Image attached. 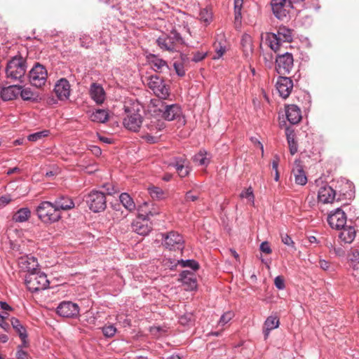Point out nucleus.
Returning <instances> with one entry per match:
<instances>
[{"instance_id": "obj_1", "label": "nucleus", "mask_w": 359, "mask_h": 359, "mask_svg": "<svg viewBox=\"0 0 359 359\" xmlns=\"http://www.w3.org/2000/svg\"><path fill=\"white\" fill-rule=\"evenodd\" d=\"M27 71L26 60L18 55L11 58L7 63L6 68V78L11 81H18L24 82Z\"/></svg>"}, {"instance_id": "obj_2", "label": "nucleus", "mask_w": 359, "mask_h": 359, "mask_svg": "<svg viewBox=\"0 0 359 359\" xmlns=\"http://www.w3.org/2000/svg\"><path fill=\"white\" fill-rule=\"evenodd\" d=\"M148 206V203L145 202L139 207L140 212L138 216L133 220L131 224L133 231L142 236L148 234L151 229V223L149 220V216L152 215L151 211L146 212L144 208Z\"/></svg>"}, {"instance_id": "obj_3", "label": "nucleus", "mask_w": 359, "mask_h": 359, "mask_svg": "<svg viewBox=\"0 0 359 359\" xmlns=\"http://www.w3.org/2000/svg\"><path fill=\"white\" fill-rule=\"evenodd\" d=\"M39 218L44 223H54L60 218V213L57 211L53 203L43 201L36 209Z\"/></svg>"}, {"instance_id": "obj_4", "label": "nucleus", "mask_w": 359, "mask_h": 359, "mask_svg": "<svg viewBox=\"0 0 359 359\" xmlns=\"http://www.w3.org/2000/svg\"><path fill=\"white\" fill-rule=\"evenodd\" d=\"M182 41V39L179 34L172 32L169 36L163 34L159 36L156 40V43L161 50L175 53L180 51Z\"/></svg>"}, {"instance_id": "obj_5", "label": "nucleus", "mask_w": 359, "mask_h": 359, "mask_svg": "<svg viewBox=\"0 0 359 359\" xmlns=\"http://www.w3.org/2000/svg\"><path fill=\"white\" fill-rule=\"evenodd\" d=\"M25 284L29 290L36 292L47 288L49 285V281L45 273L37 271L34 273H29L26 275Z\"/></svg>"}, {"instance_id": "obj_6", "label": "nucleus", "mask_w": 359, "mask_h": 359, "mask_svg": "<svg viewBox=\"0 0 359 359\" xmlns=\"http://www.w3.org/2000/svg\"><path fill=\"white\" fill-rule=\"evenodd\" d=\"M148 87L160 99L165 100L170 95V88L165 81L157 75L147 78Z\"/></svg>"}, {"instance_id": "obj_7", "label": "nucleus", "mask_w": 359, "mask_h": 359, "mask_svg": "<svg viewBox=\"0 0 359 359\" xmlns=\"http://www.w3.org/2000/svg\"><path fill=\"white\" fill-rule=\"evenodd\" d=\"M153 102L155 107H158V110L165 120L172 121L180 117L182 114L181 108L177 104H166L161 100H154Z\"/></svg>"}, {"instance_id": "obj_8", "label": "nucleus", "mask_w": 359, "mask_h": 359, "mask_svg": "<svg viewBox=\"0 0 359 359\" xmlns=\"http://www.w3.org/2000/svg\"><path fill=\"white\" fill-rule=\"evenodd\" d=\"M294 67V59L291 53L278 55L276 58V71L280 75L290 74Z\"/></svg>"}, {"instance_id": "obj_9", "label": "nucleus", "mask_w": 359, "mask_h": 359, "mask_svg": "<svg viewBox=\"0 0 359 359\" xmlns=\"http://www.w3.org/2000/svg\"><path fill=\"white\" fill-rule=\"evenodd\" d=\"M48 72L45 67L36 63L29 73V79L31 84L36 88H41L46 82Z\"/></svg>"}, {"instance_id": "obj_10", "label": "nucleus", "mask_w": 359, "mask_h": 359, "mask_svg": "<svg viewBox=\"0 0 359 359\" xmlns=\"http://www.w3.org/2000/svg\"><path fill=\"white\" fill-rule=\"evenodd\" d=\"M86 203L94 212L103 211L107 206L104 194L97 191H93L88 194Z\"/></svg>"}, {"instance_id": "obj_11", "label": "nucleus", "mask_w": 359, "mask_h": 359, "mask_svg": "<svg viewBox=\"0 0 359 359\" xmlns=\"http://www.w3.org/2000/svg\"><path fill=\"white\" fill-rule=\"evenodd\" d=\"M271 5L273 14L280 20H283L287 17L289 9L292 7L289 0H272Z\"/></svg>"}, {"instance_id": "obj_12", "label": "nucleus", "mask_w": 359, "mask_h": 359, "mask_svg": "<svg viewBox=\"0 0 359 359\" xmlns=\"http://www.w3.org/2000/svg\"><path fill=\"white\" fill-rule=\"evenodd\" d=\"M127 111L128 114L123 119V125L127 129L136 132L140 128L142 123V118L141 114H139V109H134L133 111L128 110Z\"/></svg>"}, {"instance_id": "obj_13", "label": "nucleus", "mask_w": 359, "mask_h": 359, "mask_svg": "<svg viewBox=\"0 0 359 359\" xmlns=\"http://www.w3.org/2000/svg\"><path fill=\"white\" fill-rule=\"evenodd\" d=\"M164 245L170 250H182L184 248V241L182 236L177 232L170 231L165 236Z\"/></svg>"}, {"instance_id": "obj_14", "label": "nucleus", "mask_w": 359, "mask_h": 359, "mask_svg": "<svg viewBox=\"0 0 359 359\" xmlns=\"http://www.w3.org/2000/svg\"><path fill=\"white\" fill-rule=\"evenodd\" d=\"M327 222L331 228L339 230L346 226V215L341 209L337 208L328 215Z\"/></svg>"}, {"instance_id": "obj_15", "label": "nucleus", "mask_w": 359, "mask_h": 359, "mask_svg": "<svg viewBox=\"0 0 359 359\" xmlns=\"http://www.w3.org/2000/svg\"><path fill=\"white\" fill-rule=\"evenodd\" d=\"M79 306L72 302H62L57 308V313L64 318H74L79 315Z\"/></svg>"}, {"instance_id": "obj_16", "label": "nucleus", "mask_w": 359, "mask_h": 359, "mask_svg": "<svg viewBox=\"0 0 359 359\" xmlns=\"http://www.w3.org/2000/svg\"><path fill=\"white\" fill-rule=\"evenodd\" d=\"M276 87L280 96L285 99L289 97L293 88L292 80L289 77L280 76L276 81Z\"/></svg>"}, {"instance_id": "obj_17", "label": "nucleus", "mask_w": 359, "mask_h": 359, "mask_svg": "<svg viewBox=\"0 0 359 359\" xmlns=\"http://www.w3.org/2000/svg\"><path fill=\"white\" fill-rule=\"evenodd\" d=\"M70 91V84L66 79H60L55 85L54 93L60 100H67Z\"/></svg>"}, {"instance_id": "obj_18", "label": "nucleus", "mask_w": 359, "mask_h": 359, "mask_svg": "<svg viewBox=\"0 0 359 359\" xmlns=\"http://www.w3.org/2000/svg\"><path fill=\"white\" fill-rule=\"evenodd\" d=\"M177 170L180 177H185L191 171L189 163L184 157H177L171 163Z\"/></svg>"}, {"instance_id": "obj_19", "label": "nucleus", "mask_w": 359, "mask_h": 359, "mask_svg": "<svg viewBox=\"0 0 359 359\" xmlns=\"http://www.w3.org/2000/svg\"><path fill=\"white\" fill-rule=\"evenodd\" d=\"M90 97L98 104H101L105 100V92L100 84L93 83L89 90Z\"/></svg>"}, {"instance_id": "obj_20", "label": "nucleus", "mask_w": 359, "mask_h": 359, "mask_svg": "<svg viewBox=\"0 0 359 359\" xmlns=\"http://www.w3.org/2000/svg\"><path fill=\"white\" fill-rule=\"evenodd\" d=\"M53 203L58 212H60V210L66 211L74 208V201L67 196H60L57 197Z\"/></svg>"}, {"instance_id": "obj_21", "label": "nucleus", "mask_w": 359, "mask_h": 359, "mask_svg": "<svg viewBox=\"0 0 359 359\" xmlns=\"http://www.w3.org/2000/svg\"><path fill=\"white\" fill-rule=\"evenodd\" d=\"M147 60L151 67L155 72H161L164 69H168L167 62L154 54H149L147 55Z\"/></svg>"}, {"instance_id": "obj_22", "label": "nucleus", "mask_w": 359, "mask_h": 359, "mask_svg": "<svg viewBox=\"0 0 359 359\" xmlns=\"http://www.w3.org/2000/svg\"><path fill=\"white\" fill-rule=\"evenodd\" d=\"M21 268L29 273H34L39 271V264L37 259L34 257H22L19 261Z\"/></svg>"}, {"instance_id": "obj_23", "label": "nucleus", "mask_w": 359, "mask_h": 359, "mask_svg": "<svg viewBox=\"0 0 359 359\" xmlns=\"http://www.w3.org/2000/svg\"><path fill=\"white\" fill-rule=\"evenodd\" d=\"M318 200L323 203H332L335 198V191L329 186H324L318 191Z\"/></svg>"}, {"instance_id": "obj_24", "label": "nucleus", "mask_w": 359, "mask_h": 359, "mask_svg": "<svg viewBox=\"0 0 359 359\" xmlns=\"http://www.w3.org/2000/svg\"><path fill=\"white\" fill-rule=\"evenodd\" d=\"M285 114L288 121L292 124H297L302 119L301 110L297 105H288L286 107Z\"/></svg>"}, {"instance_id": "obj_25", "label": "nucleus", "mask_w": 359, "mask_h": 359, "mask_svg": "<svg viewBox=\"0 0 359 359\" xmlns=\"http://www.w3.org/2000/svg\"><path fill=\"white\" fill-rule=\"evenodd\" d=\"M20 92V86L11 85L2 88L1 97L5 101L12 100L18 97Z\"/></svg>"}, {"instance_id": "obj_26", "label": "nucleus", "mask_w": 359, "mask_h": 359, "mask_svg": "<svg viewBox=\"0 0 359 359\" xmlns=\"http://www.w3.org/2000/svg\"><path fill=\"white\" fill-rule=\"evenodd\" d=\"M241 45L245 59H249L253 53V45L252 37L247 34L242 36Z\"/></svg>"}, {"instance_id": "obj_27", "label": "nucleus", "mask_w": 359, "mask_h": 359, "mask_svg": "<svg viewBox=\"0 0 359 359\" xmlns=\"http://www.w3.org/2000/svg\"><path fill=\"white\" fill-rule=\"evenodd\" d=\"M340 230L339 237L342 241L345 243H351L354 241L356 231L353 226L346 225Z\"/></svg>"}, {"instance_id": "obj_28", "label": "nucleus", "mask_w": 359, "mask_h": 359, "mask_svg": "<svg viewBox=\"0 0 359 359\" xmlns=\"http://www.w3.org/2000/svg\"><path fill=\"white\" fill-rule=\"evenodd\" d=\"M348 257L350 266L352 269V274L359 279V250L351 249Z\"/></svg>"}, {"instance_id": "obj_29", "label": "nucleus", "mask_w": 359, "mask_h": 359, "mask_svg": "<svg viewBox=\"0 0 359 359\" xmlns=\"http://www.w3.org/2000/svg\"><path fill=\"white\" fill-rule=\"evenodd\" d=\"M279 323V318L276 316H270L266 318L264 322L263 331L265 339L269 337L271 330L278 327Z\"/></svg>"}, {"instance_id": "obj_30", "label": "nucleus", "mask_w": 359, "mask_h": 359, "mask_svg": "<svg viewBox=\"0 0 359 359\" xmlns=\"http://www.w3.org/2000/svg\"><path fill=\"white\" fill-rule=\"evenodd\" d=\"M182 281L187 286L186 290H193L196 288V280L193 277V273L188 271H184L181 273Z\"/></svg>"}, {"instance_id": "obj_31", "label": "nucleus", "mask_w": 359, "mask_h": 359, "mask_svg": "<svg viewBox=\"0 0 359 359\" xmlns=\"http://www.w3.org/2000/svg\"><path fill=\"white\" fill-rule=\"evenodd\" d=\"M148 133L151 134H161V132L165 129V123L161 120L151 121L149 123L146 125Z\"/></svg>"}, {"instance_id": "obj_32", "label": "nucleus", "mask_w": 359, "mask_h": 359, "mask_svg": "<svg viewBox=\"0 0 359 359\" xmlns=\"http://www.w3.org/2000/svg\"><path fill=\"white\" fill-rule=\"evenodd\" d=\"M11 325L15 331L18 333L19 337L22 341L23 346L26 347L27 344L26 341L27 334L26 333L25 328L20 324V321L15 318L11 319Z\"/></svg>"}, {"instance_id": "obj_33", "label": "nucleus", "mask_w": 359, "mask_h": 359, "mask_svg": "<svg viewBox=\"0 0 359 359\" xmlns=\"http://www.w3.org/2000/svg\"><path fill=\"white\" fill-rule=\"evenodd\" d=\"M266 40L271 49L274 52L279 50L283 44V42L279 40L276 34L274 33H267Z\"/></svg>"}, {"instance_id": "obj_34", "label": "nucleus", "mask_w": 359, "mask_h": 359, "mask_svg": "<svg viewBox=\"0 0 359 359\" xmlns=\"http://www.w3.org/2000/svg\"><path fill=\"white\" fill-rule=\"evenodd\" d=\"M119 199L123 207L130 212H133L135 210V203L130 196L127 193H122Z\"/></svg>"}, {"instance_id": "obj_35", "label": "nucleus", "mask_w": 359, "mask_h": 359, "mask_svg": "<svg viewBox=\"0 0 359 359\" xmlns=\"http://www.w3.org/2000/svg\"><path fill=\"white\" fill-rule=\"evenodd\" d=\"M276 36L283 43H289L292 41V31L286 27H280Z\"/></svg>"}, {"instance_id": "obj_36", "label": "nucleus", "mask_w": 359, "mask_h": 359, "mask_svg": "<svg viewBox=\"0 0 359 359\" xmlns=\"http://www.w3.org/2000/svg\"><path fill=\"white\" fill-rule=\"evenodd\" d=\"M31 215V212L28 208H21L13 215V220L17 222H24L27 221Z\"/></svg>"}, {"instance_id": "obj_37", "label": "nucleus", "mask_w": 359, "mask_h": 359, "mask_svg": "<svg viewBox=\"0 0 359 359\" xmlns=\"http://www.w3.org/2000/svg\"><path fill=\"white\" fill-rule=\"evenodd\" d=\"M193 161L198 165H208L210 163V158L207 157V152L201 150L193 157Z\"/></svg>"}, {"instance_id": "obj_38", "label": "nucleus", "mask_w": 359, "mask_h": 359, "mask_svg": "<svg viewBox=\"0 0 359 359\" xmlns=\"http://www.w3.org/2000/svg\"><path fill=\"white\" fill-rule=\"evenodd\" d=\"M295 182L299 185H304L307 182V178L304 170L300 166H297L293 170Z\"/></svg>"}, {"instance_id": "obj_39", "label": "nucleus", "mask_w": 359, "mask_h": 359, "mask_svg": "<svg viewBox=\"0 0 359 359\" xmlns=\"http://www.w3.org/2000/svg\"><path fill=\"white\" fill-rule=\"evenodd\" d=\"M90 118L95 122L104 123L108 119V113L104 109H97L91 114Z\"/></svg>"}, {"instance_id": "obj_40", "label": "nucleus", "mask_w": 359, "mask_h": 359, "mask_svg": "<svg viewBox=\"0 0 359 359\" xmlns=\"http://www.w3.org/2000/svg\"><path fill=\"white\" fill-rule=\"evenodd\" d=\"M199 19L201 22H203L205 25L210 23L212 20V13L208 8H203L200 11Z\"/></svg>"}, {"instance_id": "obj_41", "label": "nucleus", "mask_w": 359, "mask_h": 359, "mask_svg": "<svg viewBox=\"0 0 359 359\" xmlns=\"http://www.w3.org/2000/svg\"><path fill=\"white\" fill-rule=\"evenodd\" d=\"M19 95H20V97L24 100H34L36 97V94L31 90V88H23L22 86H20V92Z\"/></svg>"}, {"instance_id": "obj_42", "label": "nucleus", "mask_w": 359, "mask_h": 359, "mask_svg": "<svg viewBox=\"0 0 359 359\" xmlns=\"http://www.w3.org/2000/svg\"><path fill=\"white\" fill-rule=\"evenodd\" d=\"M215 55L213 56L214 60L220 58L226 52V46L222 41L215 42L214 44Z\"/></svg>"}, {"instance_id": "obj_43", "label": "nucleus", "mask_w": 359, "mask_h": 359, "mask_svg": "<svg viewBox=\"0 0 359 359\" xmlns=\"http://www.w3.org/2000/svg\"><path fill=\"white\" fill-rule=\"evenodd\" d=\"M161 137V134H151L146 131L142 138L148 143L154 144L159 140Z\"/></svg>"}, {"instance_id": "obj_44", "label": "nucleus", "mask_w": 359, "mask_h": 359, "mask_svg": "<svg viewBox=\"0 0 359 359\" xmlns=\"http://www.w3.org/2000/svg\"><path fill=\"white\" fill-rule=\"evenodd\" d=\"M178 263L180 264L182 267H189L194 271L198 269V268H199L198 263L193 259H188V260H182V259L180 261H178Z\"/></svg>"}, {"instance_id": "obj_45", "label": "nucleus", "mask_w": 359, "mask_h": 359, "mask_svg": "<svg viewBox=\"0 0 359 359\" xmlns=\"http://www.w3.org/2000/svg\"><path fill=\"white\" fill-rule=\"evenodd\" d=\"M48 130H43V131H40V132H37V133L31 134L28 136L27 138H28V140H29V141L36 142V141L42 139L43 137L48 136Z\"/></svg>"}, {"instance_id": "obj_46", "label": "nucleus", "mask_w": 359, "mask_h": 359, "mask_svg": "<svg viewBox=\"0 0 359 359\" xmlns=\"http://www.w3.org/2000/svg\"><path fill=\"white\" fill-rule=\"evenodd\" d=\"M240 197L242 198H247L250 203L252 204H254V199L255 196L253 194V191L251 187H249L246 189L245 190H243L241 194Z\"/></svg>"}, {"instance_id": "obj_47", "label": "nucleus", "mask_w": 359, "mask_h": 359, "mask_svg": "<svg viewBox=\"0 0 359 359\" xmlns=\"http://www.w3.org/2000/svg\"><path fill=\"white\" fill-rule=\"evenodd\" d=\"M148 190H149V193L150 196L153 198L158 199L163 196V191H162L161 189H160L158 187H149L148 189Z\"/></svg>"}, {"instance_id": "obj_48", "label": "nucleus", "mask_w": 359, "mask_h": 359, "mask_svg": "<svg viewBox=\"0 0 359 359\" xmlns=\"http://www.w3.org/2000/svg\"><path fill=\"white\" fill-rule=\"evenodd\" d=\"M116 332V328L113 325H105L102 327V333L107 337H112Z\"/></svg>"}, {"instance_id": "obj_49", "label": "nucleus", "mask_w": 359, "mask_h": 359, "mask_svg": "<svg viewBox=\"0 0 359 359\" xmlns=\"http://www.w3.org/2000/svg\"><path fill=\"white\" fill-rule=\"evenodd\" d=\"M233 313L231 311L224 313L220 318L219 324L222 325H224L229 321H230L233 317Z\"/></svg>"}, {"instance_id": "obj_50", "label": "nucleus", "mask_w": 359, "mask_h": 359, "mask_svg": "<svg viewBox=\"0 0 359 359\" xmlns=\"http://www.w3.org/2000/svg\"><path fill=\"white\" fill-rule=\"evenodd\" d=\"M274 284L276 287L279 290H283L285 288V280L284 278L281 276H278L276 277L274 280Z\"/></svg>"}, {"instance_id": "obj_51", "label": "nucleus", "mask_w": 359, "mask_h": 359, "mask_svg": "<svg viewBox=\"0 0 359 359\" xmlns=\"http://www.w3.org/2000/svg\"><path fill=\"white\" fill-rule=\"evenodd\" d=\"M273 57L272 53H266L264 55V65L266 67L271 68L273 65Z\"/></svg>"}, {"instance_id": "obj_52", "label": "nucleus", "mask_w": 359, "mask_h": 359, "mask_svg": "<svg viewBox=\"0 0 359 359\" xmlns=\"http://www.w3.org/2000/svg\"><path fill=\"white\" fill-rule=\"evenodd\" d=\"M243 0H234L236 18H237L238 16L241 15V11L243 6Z\"/></svg>"}, {"instance_id": "obj_53", "label": "nucleus", "mask_w": 359, "mask_h": 359, "mask_svg": "<svg viewBox=\"0 0 359 359\" xmlns=\"http://www.w3.org/2000/svg\"><path fill=\"white\" fill-rule=\"evenodd\" d=\"M281 240L284 244L294 248V243L287 234L281 235Z\"/></svg>"}, {"instance_id": "obj_54", "label": "nucleus", "mask_w": 359, "mask_h": 359, "mask_svg": "<svg viewBox=\"0 0 359 359\" xmlns=\"http://www.w3.org/2000/svg\"><path fill=\"white\" fill-rule=\"evenodd\" d=\"M149 330L151 334L156 337H160L164 332L161 327L156 326L151 327Z\"/></svg>"}, {"instance_id": "obj_55", "label": "nucleus", "mask_w": 359, "mask_h": 359, "mask_svg": "<svg viewBox=\"0 0 359 359\" xmlns=\"http://www.w3.org/2000/svg\"><path fill=\"white\" fill-rule=\"evenodd\" d=\"M260 250L267 255L271 254L272 250L269 245V243L266 241L262 242L260 245Z\"/></svg>"}, {"instance_id": "obj_56", "label": "nucleus", "mask_w": 359, "mask_h": 359, "mask_svg": "<svg viewBox=\"0 0 359 359\" xmlns=\"http://www.w3.org/2000/svg\"><path fill=\"white\" fill-rule=\"evenodd\" d=\"M198 199V196L195 195L191 191H187L185 195V201H196Z\"/></svg>"}, {"instance_id": "obj_57", "label": "nucleus", "mask_w": 359, "mask_h": 359, "mask_svg": "<svg viewBox=\"0 0 359 359\" xmlns=\"http://www.w3.org/2000/svg\"><path fill=\"white\" fill-rule=\"evenodd\" d=\"M205 53L196 52V53H194L192 60L196 62H198L203 60L205 57Z\"/></svg>"}, {"instance_id": "obj_58", "label": "nucleus", "mask_w": 359, "mask_h": 359, "mask_svg": "<svg viewBox=\"0 0 359 359\" xmlns=\"http://www.w3.org/2000/svg\"><path fill=\"white\" fill-rule=\"evenodd\" d=\"M16 357L18 359H30L28 353L22 350H18L16 353Z\"/></svg>"}, {"instance_id": "obj_59", "label": "nucleus", "mask_w": 359, "mask_h": 359, "mask_svg": "<svg viewBox=\"0 0 359 359\" xmlns=\"http://www.w3.org/2000/svg\"><path fill=\"white\" fill-rule=\"evenodd\" d=\"M12 201L11 197L9 195H5L0 197V205H6Z\"/></svg>"}, {"instance_id": "obj_60", "label": "nucleus", "mask_w": 359, "mask_h": 359, "mask_svg": "<svg viewBox=\"0 0 359 359\" xmlns=\"http://www.w3.org/2000/svg\"><path fill=\"white\" fill-rule=\"evenodd\" d=\"M174 67L176 70L177 74L180 76H183L185 74V72L184 70L183 67L181 65H178L177 63L174 64Z\"/></svg>"}, {"instance_id": "obj_61", "label": "nucleus", "mask_w": 359, "mask_h": 359, "mask_svg": "<svg viewBox=\"0 0 359 359\" xmlns=\"http://www.w3.org/2000/svg\"><path fill=\"white\" fill-rule=\"evenodd\" d=\"M289 148H290V152L292 155L295 154L297 152V144L294 142L288 143Z\"/></svg>"}, {"instance_id": "obj_62", "label": "nucleus", "mask_w": 359, "mask_h": 359, "mask_svg": "<svg viewBox=\"0 0 359 359\" xmlns=\"http://www.w3.org/2000/svg\"><path fill=\"white\" fill-rule=\"evenodd\" d=\"M105 187H107V194L108 195H112L118 192V190L115 189L114 187L111 184H107Z\"/></svg>"}, {"instance_id": "obj_63", "label": "nucleus", "mask_w": 359, "mask_h": 359, "mask_svg": "<svg viewBox=\"0 0 359 359\" xmlns=\"http://www.w3.org/2000/svg\"><path fill=\"white\" fill-rule=\"evenodd\" d=\"M286 135L287 143L294 142V134L292 131L287 130Z\"/></svg>"}, {"instance_id": "obj_64", "label": "nucleus", "mask_w": 359, "mask_h": 359, "mask_svg": "<svg viewBox=\"0 0 359 359\" xmlns=\"http://www.w3.org/2000/svg\"><path fill=\"white\" fill-rule=\"evenodd\" d=\"M0 327L4 330H7L9 327V325L8 323L5 321V317L0 315Z\"/></svg>"}]
</instances>
